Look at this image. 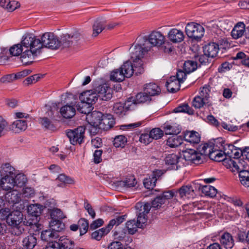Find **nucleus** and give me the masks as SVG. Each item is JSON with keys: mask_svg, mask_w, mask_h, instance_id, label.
Wrapping results in <instances>:
<instances>
[{"mask_svg": "<svg viewBox=\"0 0 249 249\" xmlns=\"http://www.w3.org/2000/svg\"><path fill=\"white\" fill-rule=\"evenodd\" d=\"M21 43L24 52L21 54V61L25 64L32 62L35 58L39 54L42 49L41 40L33 34H28L22 38Z\"/></svg>", "mask_w": 249, "mask_h": 249, "instance_id": "1", "label": "nucleus"}, {"mask_svg": "<svg viewBox=\"0 0 249 249\" xmlns=\"http://www.w3.org/2000/svg\"><path fill=\"white\" fill-rule=\"evenodd\" d=\"M23 221V215L22 213L18 211L12 212L7 218V224L12 227L13 230V233L16 235L21 234L24 231L23 225L30 226L36 231L41 230L38 223H33L32 221Z\"/></svg>", "mask_w": 249, "mask_h": 249, "instance_id": "2", "label": "nucleus"}, {"mask_svg": "<svg viewBox=\"0 0 249 249\" xmlns=\"http://www.w3.org/2000/svg\"><path fill=\"white\" fill-rule=\"evenodd\" d=\"M150 50V47L146 45L145 40L143 36L138 37L135 43L129 49L131 60L143 66L142 58L145 53Z\"/></svg>", "mask_w": 249, "mask_h": 249, "instance_id": "3", "label": "nucleus"}, {"mask_svg": "<svg viewBox=\"0 0 249 249\" xmlns=\"http://www.w3.org/2000/svg\"><path fill=\"white\" fill-rule=\"evenodd\" d=\"M163 136V131L160 128H155L152 129L149 134H142L140 137L136 132H131L130 134H125L124 135L116 136L114 140H127L132 139L134 140L139 138V140H145L149 137L150 138L155 140H159Z\"/></svg>", "mask_w": 249, "mask_h": 249, "instance_id": "4", "label": "nucleus"}, {"mask_svg": "<svg viewBox=\"0 0 249 249\" xmlns=\"http://www.w3.org/2000/svg\"><path fill=\"white\" fill-rule=\"evenodd\" d=\"M125 219V215H123L118 216L114 219H111L107 226L105 228H102L99 230L93 232L91 234V237L93 239L96 240H100L103 236L107 234L115 225L118 226L123 222Z\"/></svg>", "mask_w": 249, "mask_h": 249, "instance_id": "5", "label": "nucleus"}, {"mask_svg": "<svg viewBox=\"0 0 249 249\" xmlns=\"http://www.w3.org/2000/svg\"><path fill=\"white\" fill-rule=\"evenodd\" d=\"M41 43L43 47L48 48L53 50L57 49L63 42L61 39L59 40L57 37L52 33H45L41 37Z\"/></svg>", "mask_w": 249, "mask_h": 249, "instance_id": "6", "label": "nucleus"}, {"mask_svg": "<svg viewBox=\"0 0 249 249\" xmlns=\"http://www.w3.org/2000/svg\"><path fill=\"white\" fill-rule=\"evenodd\" d=\"M120 69L125 78L130 77L133 73L138 75L144 71L142 65H138V63L134 62L132 63L129 61L124 62Z\"/></svg>", "mask_w": 249, "mask_h": 249, "instance_id": "7", "label": "nucleus"}, {"mask_svg": "<svg viewBox=\"0 0 249 249\" xmlns=\"http://www.w3.org/2000/svg\"><path fill=\"white\" fill-rule=\"evenodd\" d=\"M185 32L189 38L197 40L203 36L204 29L199 24L192 22L187 24Z\"/></svg>", "mask_w": 249, "mask_h": 249, "instance_id": "8", "label": "nucleus"}, {"mask_svg": "<svg viewBox=\"0 0 249 249\" xmlns=\"http://www.w3.org/2000/svg\"><path fill=\"white\" fill-rule=\"evenodd\" d=\"M146 45L150 47V49L153 46H160L165 42V36L160 31L152 32L148 37L144 36Z\"/></svg>", "mask_w": 249, "mask_h": 249, "instance_id": "9", "label": "nucleus"}, {"mask_svg": "<svg viewBox=\"0 0 249 249\" xmlns=\"http://www.w3.org/2000/svg\"><path fill=\"white\" fill-rule=\"evenodd\" d=\"M136 208L140 211L137 213L138 217L137 222L139 226V228H142L143 225L147 222V214L149 213L151 209V205L150 203L147 202L144 204L141 203L136 204Z\"/></svg>", "mask_w": 249, "mask_h": 249, "instance_id": "10", "label": "nucleus"}, {"mask_svg": "<svg viewBox=\"0 0 249 249\" xmlns=\"http://www.w3.org/2000/svg\"><path fill=\"white\" fill-rule=\"evenodd\" d=\"M190 144L197 149L200 155H209L211 152L215 148V144L211 141L200 143L201 141H187Z\"/></svg>", "mask_w": 249, "mask_h": 249, "instance_id": "11", "label": "nucleus"}, {"mask_svg": "<svg viewBox=\"0 0 249 249\" xmlns=\"http://www.w3.org/2000/svg\"><path fill=\"white\" fill-rule=\"evenodd\" d=\"M246 162L239 159H234L232 157H226L223 160V165L227 168L229 169L231 172H237L239 170H242Z\"/></svg>", "mask_w": 249, "mask_h": 249, "instance_id": "12", "label": "nucleus"}, {"mask_svg": "<svg viewBox=\"0 0 249 249\" xmlns=\"http://www.w3.org/2000/svg\"><path fill=\"white\" fill-rule=\"evenodd\" d=\"M246 34V38L249 39V26L246 30L245 24L243 22L237 23L231 32V36L235 39L241 37Z\"/></svg>", "mask_w": 249, "mask_h": 249, "instance_id": "13", "label": "nucleus"}, {"mask_svg": "<svg viewBox=\"0 0 249 249\" xmlns=\"http://www.w3.org/2000/svg\"><path fill=\"white\" fill-rule=\"evenodd\" d=\"M103 117L102 112L94 111L87 115L86 119L91 126H93V129H96L97 128L99 129Z\"/></svg>", "mask_w": 249, "mask_h": 249, "instance_id": "14", "label": "nucleus"}, {"mask_svg": "<svg viewBox=\"0 0 249 249\" xmlns=\"http://www.w3.org/2000/svg\"><path fill=\"white\" fill-rule=\"evenodd\" d=\"M83 38L82 35L78 31L71 34H63L61 36V41L63 42V47H69L73 42H77Z\"/></svg>", "mask_w": 249, "mask_h": 249, "instance_id": "15", "label": "nucleus"}, {"mask_svg": "<svg viewBox=\"0 0 249 249\" xmlns=\"http://www.w3.org/2000/svg\"><path fill=\"white\" fill-rule=\"evenodd\" d=\"M98 96L102 100L107 101L112 97V90L107 84L99 85L95 89Z\"/></svg>", "mask_w": 249, "mask_h": 249, "instance_id": "16", "label": "nucleus"}, {"mask_svg": "<svg viewBox=\"0 0 249 249\" xmlns=\"http://www.w3.org/2000/svg\"><path fill=\"white\" fill-rule=\"evenodd\" d=\"M182 160V157L175 154H169L165 159L166 164L171 166L170 169L173 170H177L181 167Z\"/></svg>", "mask_w": 249, "mask_h": 249, "instance_id": "17", "label": "nucleus"}, {"mask_svg": "<svg viewBox=\"0 0 249 249\" xmlns=\"http://www.w3.org/2000/svg\"><path fill=\"white\" fill-rule=\"evenodd\" d=\"M167 36L169 40L174 43H180L184 38L183 32L177 28H172L170 30Z\"/></svg>", "mask_w": 249, "mask_h": 249, "instance_id": "18", "label": "nucleus"}, {"mask_svg": "<svg viewBox=\"0 0 249 249\" xmlns=\"http://www.w3.org/2000/svg\"><path fill=\"white\" fill-rule=\"evenodd\" d=\"M85 127L81 126L73 130H69L66 135L70 140H83L84 138Z\"/></svg>", "mask_w": 249, "mask_h": 249, "instance_id": "19", "label": "nucleus"}, {"mask_svg": "<svg viewBox=\"0 0 249 249\" xmlns=\"http://www.w3.org/2000/svg\"><path fill=\"white\" fill-rule=\"evenodd\" d=\"M132 105V103L129 101H127L125 103H116L113 106V111L118 116H124L127 111L131 109Z\"/></svg>", "mask_w": 249, "mask_h": 249, "instance_id": "20", "label": "nucleus"}, {"mask_svg": "<svg viewBox=\"0 0 249 249\" xmlns=\"http://www.w3.org/2000/svg\"><path fill=\"white\" fill-rule=\"evenodd\" d=\"M98 96L96 90H87L81 93L79 96L80 101H84L91 106L95 103Z\"/></svg>", "mask_w": 249, "mask_h": 249, "instance_id": "21", "label": "nucleus"}, {"mask_svg": "<svg viewBox=\"0 0 249 249\" xmlns=\"http://www.w3.org/2000/svg\"><path fill=\"white\" fill-rule=\"evenodd\" d=\"M7 192L5 195L3 196L5 201L9 203L16 204L21 200V194H19L18 189H14Z\"/></svg>", "mask_w": 249, "mask_h": 249, "instance_id": "22", "label": "nucleus"}, {"mask_svg": "<svg viewBox=\"0 0 249 249\" xmlns=\"http://www.w3.org/2000/svg\"><path fill=\"white\" fill-rule=\"evenodd\" d=\"M50 215L52 219L50 222V226L51 227L61 225L62 223L60 220L65 217L63 212L59 209L53 210Z\"/></svg>", "mask_w": 249, "mask_h": 249, "instance_id": "23", "label": "nucleus"}, {"mask_svg": "<svg viewBox=\"0 0 249 249\" xmlns=\"http://www.w3.org/2000/svg\"><path fill=\"white\" fill-rule=\"evenodd\" d=\"M28 124L26 120H17L10 125L9 128L15 133H19L26 130Z\"/></svg>", "mask_w": 249, "mask_h": 249, "instance_id": "24", "label": "nucleus"}, {"mask_svg": "<svg viewBox=\"0 0 249 249\" xmlns=\"http://www.w3.org/2000/svg\"><path fill=\"white\" fill-rule=\"evenodd\" d=\"M225 157V154L218 143L215 145V148L212 150L209 156L211 160L217 162L222 161V163L226 158Z\"/></svg>", "mask_w": 249, "mask_h": 249, "instance_id": "25", "label": "nucleus"}, {"mask_svg": "<svg viewBox=\"0 0 249 249\" xmlns=\"http://www.w3.org/2000/svg\"><path fill=\"white\" fill-rule=\"evenodd\" d=\"M51 230H46L41 232V238L42 240L51 242L53 239H56L59 237L57 231L58 230L55 227H51Z\"/></svg>", "mask_w": 249, "mask_h": 249, "instance_id": "26", "label": "nucleus"}, {"mask_svg": "<svg viewBox=\"0 0 249 249\" xmlns=\"http://www.w3.org/2000/svg\"><path fill=\"white\" fill-rule=\"evenodd\" d=\"M14 176L3 177L0 180V187L5 191L15 189Z\"/></svg>", "mask_w": 249, "mask_h": 249, "instance_id": "27", "label": "nucleus"}, {"mask_svg": "<svg viewBox=\"0 0 249 249\" xmlns=\"http://www.w3.org/2000/svg\"><path fill=\"white\" fill-rule=\"evenodd\" d=\"M221 245L226 249H231L234 245V240L232 235L229 232H224L219 239Z\"/></svg>", "mask_w": 249, "mask_h": 249, "instance_id": "28", "label": "nucleus"}, {"mask_svg": "<svg viewBox=\"0 0 249 249\" xmlns=\"http://www.w3.org/2000/svg\"><path fill=\"white\" fill-rule=\"evenodd\" d=\"M219 51V45L214 42L210 43L203 47V52L205 55L209 57H214Z\"/></svg>", "mask_w": 249, "mask_h": 249, "instance_id": "29", "label": "nucleus"}, {"mask_svg": "<svg viewBox=\"0 0 249 249\" xmlns=\"http://www.w3.org/2000/svg\"><path fill=\"white\" fill-rule=\"evenodd\" d=\"M249 167L246 163L242 170H239L237 173H239V177L241 183L246 187H249Z\"/></svg>", "mask_w": 249, "mask_h": 249, "instance_id": "30", "label": "nucleus"}, {"mask_svg": "<svg viewBox=\"0 0 249 249\" xmlns=\"http://www.w3.org/2000/svg\"><path fill=\"white\" fill-rule=\"evenodd\" d=\"M166 86L169 92L175 93L179 89L180 83L176 76H172L167 80Z\"/></svg>", "mask_w": 249, "mask_h": 249, "instance_id": "31", "label": "nucleus"}, {"mask_svg": "<svg viewBox=\"0 0 249 249\" xmlns=\"http://www.w3.org/2000/svg\"><path fill=\"white\" fill-rule=\"evenodd\" d=\"M0 6L9 12H12L20 7V3L15 0H0Z\"/></svg>", "mask_w": 249, "mask_h": 249, "instance_id": "32", "label": "nucleus"}, {"mask_svg": "<svg viewBox=\"0 0 249 249\" xmlns=\"http://www.w3.org/2000/svg\"><path fill=\"white\" fill-rule=\"evenodd\" d=\"M115 121L111 115L107 114L106 116L103 115L99 129L107 130L113 127Z\"/></svg>", "mask_w": 249, "mask_h": 249, "instance_id": "33", "label": "nucleus"}, {"mask_svg": "<svg viewBox=\"0 0 249 249\" xmlns=\"http://www.w3.org/2000/svg\"><path fill=\"white\" fill-rule=\"evenodd\" d=\"M60 112L64 118L70 119L75 115L76 111L73 106L66 105L60 108Z\"/></svg>", "mask_w": 249, "mask_h": 249, "instance_id": "34", "label": "nucleus"}, {"mask_svg": "<svg viewBox=\"0 0 249 249\" xmlns=\"http://www.w3.org/2000/svg\"><path fill=\"white\" fill-rule=\"evenodd\" d=\"M177 191L179 196L182 199L189 198L193 196L194 194L193 187L191 185L183 186Z\"/></svg>", "mask_w": 249, "mask_h": 249, "instance_id": "35", "label": "nucleus"}, {"mask_svg": "<svg viewBox=\"0 0 249 249\" xmlns=\"http://www.w3.org/2000/svg\"><path fill=\"white\" fill-rule=\"evenodd\" d=\"M144 91L151 97L159 95L161 92V89L156 84L150 83L145 85Z\"/></svg>", "mask_w": 249, "mask_h": 249, "instance_id": "36", "label": "nucleus"}, {"mask_svg": "<svg viewBox=\"0 0 249 249\" xmlns=\"http://www.w3.org/2000/svg\"><path fill=\"white\" fill-rule=\"evenodd\" d=\"M106 21L103 19H97L93 25V33L92 36H97L102 31L106 29Z\"/></svg>", "mask_w": 249, "mask_h": 249, "instance_id": "37", "label": "nucleus"}, {"mask_svg": "<svg viewBox=\"0 0 249 249\" xmlns=\"http://www.w3.org/2000/svg\"><path fill=\"white\" fill-rule=\"evenodd\" d=\"M92 106L84 101H80L77 105V110L81 113L89 114L93 109Z\"/></svg>", "mask_w": 249, "mask_h": 249, "instance_id": "38", "label": "nucleus"}, {"mask_svg": "<svg viewBox=\"0 0 249 249\" xmlns=\"http://www.w3.org/2000/svg\"><path fill=\"white\" fill-rule=\"evenodd\" d=\"M14 180L15 189H17L18 190V188L23 187L27 181L26 177L24 175L21 174H18L15 177L14 176Z\"/></svg>", "mask_w": 249, "mask_h": 249, "instance_id": "39", "label": "nucleus"}, {"mask_svg": "<svg viewBox=\"0 0 249 249\" xmlns=\"http://www.w3.org/2000/svg\"><path fill=\"white\" fill-rule=\"evenodd\" d=\"M58 243L60 249H72L74 246L73 242L65 236L60 237Z\"/></svg>", "mask_w": 249, "mask_h": 249, "instance_id": "40", "label": "nucleus"}, {"mask_svg": "<svg viewBox=\"0 0 249 249\" xmlns=\"http://www.w3.org/2000/svg\"><path fill=\"white\" fill-rule=\"evenodd\" d=\"M42 206L38 204L29 205L27 207V212L31 216L37 217L41 213Z\"/></svg>", "mask_w": 249, "mask_h": 249, "instance_id": "41", "label": "nucleus"}, {"mask_svg": "<svg viewBox=\"0 0 249 249\" xmlns=\"http://www.w3.org/2000/svg\"><path fill=\"white\" fill-rule=\"evenodd\" d=\"M151 97L145 91L143 92H140L136 95L135 100L131 102L134 105L135 104L144 103L151 101Z\"/></svg>", "mask_w": 249, "mask_h": 249, "instance_id": "42", "label": "nucleus"}, {"mask_svg": "<svg viewBox=\"0 0 249 249\" xmlns=\"http://www.w3.org/2000/svg\"><path fill=\"white\" fill-rule=\"evenodd\" d=\"M23 246L27 249H32L36 244V237L32 235H29L24 238L22 241Z\"/></svg>", "mask_w": 249, "mask_h": 249, "instance_id": "43", "label": "nucleus"}, {"mask_svg": "<svg viewBox=\"0 0 249 249\" xmlns=\"http://www.w3.org/2000/svg\"><path fill=\"white\" fill-rule=\"evenodd\" d=\"M124 75L120 68L119 69H116L111 72L110 79L114 82H122L125 78Z\"/></svg>", "mask_w": 249, "mask_h": 249, "instance_id": "44", "label": "nucleus"}, {"mask_svg": "<svg viewBox=\"0 0 249 249\" xmlns=\"http://www.w3.org/2000/svg\"><path fill=\"white\" fill-rule=\"evenodd\" d=\"M156 172H154L151 177L144 179L143 184L144 187L147 189H152L156 185Z\"/></svg>", "mask_w": 249, "mask_h": 249, "instance_id": "45", "label": "nucleus"}, {"mask_svg": "<svg viewBox=\"0 0 249 249\" xmlns=\"http://www.w3.org/2000/svg\"><path fill=\"white\" fill-rule=\"evenodd\" d=\"M14 169L9 163H5L0 167V172L2 177L7 176H14L13 171Z\"/></svg>", "mask_w": 249, "mask_h": 249, "instance_id": "46", "label": "nucleus"}, {"mask_svg": "<svg viewBox=\"0 0 249 249\" xmlns=\"http://www.w3.org/2000/svg\"><path fill=\"white\" fill-rule=\"evenodd\" d=\"M197 63L193 60L186 61L183 65V70L187 73H190L196 70Z\"/></svg>", "mask_w": 249, "mask_h": 249, "instance_id": "47", "label": "nucleus"}, {"mask_svg": "<svg viewBox=\"0 0 249 249\" xmlns=\"http://www.w3.org/2000/svg\"><path fill=\"white\" fill-rule=\"evenodd\" d=\"M218 144L222 149L225 156L227 155L230 157V155L232 154V151L234 146V145L226 143V141L219 142Z\"/></svg>", "mask_w": 249, "mask_h": 249, "instance_id": "48", "label": "nucleus"}, {"mask_svg": "<svg viewBox=\"0 0 249 249\" xmlns=\"http://www.w3.org/2000/svg\"><path fill=\"white\" fill-rule=\"evenodd\" d=\"M136 183L137 182L136 181V179L133 176L126 178L124 180H122L120 182L121 186L126 188L133 187L136 185Z\"/></svg>", "mask_w": 249, "mask_h": 249, "instance_id": "49", "label": "nucleus"}, {"mask_svg": "<svg viewBox=\"0 0 249 249\" xmlns=\"http://www.w3.org/2000/svg\"><path fill=\"white\" fill-rule=\"evenodd\" d=\"M176 113L183 112L189 115L194 114V110L187 104H182L175 108L174 110Z\"/></svg>", "mask_w": 249, "mask_h": 249, "instance_id": "50", "label": "nucleus"}, {"mask_svg": "<svg viewBox=\"0 0 249 249\" xmlns=\"http://www.w3.org/2000/svg\"><path fill=\"white\" fill-rule=\"evenodd\" d=\"M202 193L206 196H209L211 197H214L217 193V190L214 187L207 185L202 186Z\"/></svg>", "mask_w": 249, "mask_h": 249, "instance_id": "51", "label": "nucleus"}, {"mask_svg": "<svg viewBox=\"0 0 249 249\" xmlns=\"http://www.w3.org/2000/svg\"><path fill=\"white\" fill-rule=\"evenodd\" d=\"M208 101L199 96H196L192 101V106L196 109L203 107Z\"/></svg>", "mask_w": 249, "mask_h": 249, "instance_id": "52", "label": "nucleus"}, {"mask_svg": "<svg viewBox=\"0 0 249 249\" xmlns=\"http://www.w3.org/2000/svg\"><path fill=\"white\" fill-rule=\"evenodd\" d=\"M233 60H241V63L243 65L249 68V56L247 55L244 53L239 52L237 53L235 56L233 57Z\"/></svg>", "mask_w": 249, "mask_h": 249, "instance_id": "53", "label": "nucleus"}, {"mask_svg": "<svg viewBox=\"0 0 249 249\" xmlns=\"http://www.w3.org/2000/svg\"><path fill=\"white\" fill-rule=\"evenodd\" d=\"M24 50H23V47L21 44L14 45L9 49L10 53L12 56H18L20 54L21 55L22 53L24 52Z\"/></svg>", "mask_w": 249, "mask_h": 249, "instance_id": "54", "label": "nucleus"}, {"mask_svg": "<svg viewBox=\"0 0 249 249\" xmlns=\"http://www.w3.org/2000/svg\"><path fill=\"white\" fill-rule=\"evenodd\" d=\"M126 227L128 231L130 234H133L135 233L139 228V226L135 220H131L127 221L126 223Z\"/></svg>", "mask_w": 249, "mask_h": 249, "instance_id": "55", "label": "nucleus"}, {"mask_svg": "<svg viewBox=\"0 0 249 249\" xmlns=\"http://www.w3.org/2000/svg\"><path fill=\"white\" fill-rule=\"evenodd\" d=\"M79 228L80 230V234L82 235L85 234L89 228V223L85 219H80L78 221Z\"/></svg>", "mask_w": 249, "mask_h": 249, "instance_id": "56", "label": "nucleus"}, {"mask_svg": "<svg viewBox=\"0 0 249 249\" xmlns=\"http://www.w3.org/2000/svg\"><path fill=\"white\" fill-rule=\"evenodd\" d=\"M10 55H11L8 49L1 48V52L0 53V64H4L9 59Z\"/></svg>", "mask_w": 249, "mask_h": 249, "instance_id": "57", "label": "nucleus"}, {"mask_svg": "<svg viewBox=\"0 0 249 249\" xmlns=\"http://www.w3.org/2000/svg\"><path fill=\"white\" fill-rule=\"evenodd\" d=\"M210 87L209 86L205 85L200 89V91L198 96L203 98L208 101L210 98Z\"/></svg>", "mask_w": 249, "mask_h": 249, "instance_id": "58", "label": "nucleus"}, {"mask_svg": "<svg viewBox=\"0 0 249 249\" xmlns=\"http://www.w3.org/2000/svg\"><path fill=\"white\" fill-rule=\"evenodd\" d=\"M188 136V137L192 140H200L201 139L200 135L196 131H186L184 133V140H188L185 138Z\"/></svg>", "mask_w": 249, "mask_h": 249, "instance_id": "59", "label": "nucleus"}, {"mask_svg": "<svg viewBox=\"0 0 249 249\" xmlns=\"http://www.w3.org/2000/svg\"><path fill=\"white\" fill-rule=\"evenodd\" d=\"M56 179L62 182L61 184L58 185L59 186H62V184H72L74 182L73 180L71 178L64 174H60Z\"/></svg>", "mask_w": 249, "mask_h": 249, "instance_id": "60", "label": "nucleus"}, {"mask_svg": "<svg viewBox=\"0 0 249 249\" xmlns=\"http://www.w3.org/2000/svg\"><path fill=\"white\" fill-rule=\"evenodd\" d=\"M183 154V157L182 158L183 160H185V161H188L191 158H192V155L196 151L195 150L192 149L191 148H186V149H182L181 150Z\"/></svg>", "mask_w": 249, "mask_h": 249, "instance_id": "61", "label": "nucleus"}, {"mask_svg": "<svg viewBox=\"0 0 249 249\" xmlns=\"http://www.w3.org/2000/svg\"><path fill=\"white\" fill-rule=\"evenodd\" d=\"M165 135H177L180 132L179 128H176L170 125H167L164 127Z\"/></svg>", "mask_w": 249, "mask_h": 249, "instance_id": "62", "label": "nucleus"}, {"mask_svg": "<svg viewBox=\"0 0 249 249\" xmlns=\"http://www.w3.org/2000/svg\"><path fill=\"white\" fill-rule=\"evenodd\" d=\"M178 195V192L177 191L172 190L164 192L161 196L162 198H163L164 201H165V200L171 199L173 197H176Z\"/></svg>", "mask_w": 249, "mask_h": 249, "instance_id": "63", "label": "nucleus"}, {"mask_svg": "<svg viewBox=\"0 0 249 249\" xmlns=\"http://www.w3.org/2000/svg\"><path fill=\"white\" fill-rule=\"evenodd\" d=\"M35 191L33 188L31 187H25L23 188L21 194V197H30L34 196Z\"/></svg>", "mask_w": 249, "mask_h": 249, "instance_id": "64", "label": "nucleus"}]
</instances>
